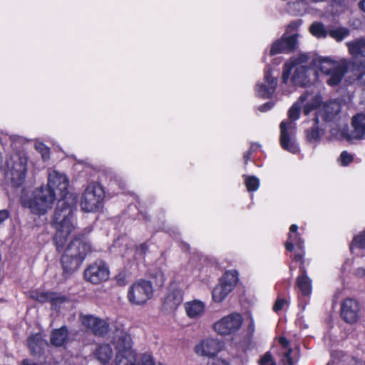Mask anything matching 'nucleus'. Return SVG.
<instances>
[{"instance_id": "14", "label": "nucleus", "mask_w": 365, "mask_h": 365, "mask_svg": "<svg viewBox=\"0 0 365 365\" xmlns=\"http://www.w3.org/2000/svg\"><path fill=\"white\" fill-rule=\"evenodd\" d=\"M297 44V35L293 34L287 36L283 34L282 37L274 41L269 50V56H273L277 54H288L295 51Z\"/></svg>"}, {"instance_id": "51", "label": "nucleus", "mask_w": 365, "mask_h": 365, "mask_svg": "<svg viewBox=\"0 0 365 365\" xmlns=\"http://www.w3.org/2000/svg\"><path fill=\"white\" fill-rule=\"evenodd\" d=\"M211 365H230V362L221 358L214 359Z\"/></svg>"}, {"instance_id": "49", "label": "nucleus", "mask_w": 365, "mask_h": 365, "mask_svg": "<svg viewBox=\"0 0 365 365\" xmlns=\"http://www.w3.org/2000/svg\"><path fill=\"white\" fill-rule=\"evenodd\" d=\"M316 108V106L313 103H307L303 109V112L304 115H308L311 111L314 110Z\"/></svg>"}, {"instance_id": "1", "label": "nucleus", "mask_w": 365, "mask_h": 365, "mask_svg": "<svg viewBox=\"0 0 365 365\" xmlns=\"http://www.w3.org/2000/svg\"><path fill=\"white\" fill-rule=\"evenodd\" d=\"M68 186L69 180L66 175L53 171L48 175L47 186L36 188L32 197L24 202V206L35 215H44L51 207L56 195L60 197L69 196Z\"/></svg>"}, {"instance_id": "4", "label": "nucleus", "mask_w": 365, "mask_h": 365, "mask_svg": "<svg viewBox=\"0 0 365 365\" xmlns=\"http://www.w3.org/2000/svg\"><path fill=\"white\" fill-rule=\"evenodd\" d=\"M91 252V245L83 235L76 236L68 245L61 257L62 276L69 278L81 266L87 255Z\"/></svg>"}, {"instance_id": "25", "label": "nucleus", "mask_w": 365, "mask_h": 365, "mask_svg": "<svg viewBox=\"0 0 365 365\" xmlns=\"http://www.w3.org/2000/svg\"><path fill=\"white\" fill-rule=\"evenodd\" d=\"M314 125L305 130V137L309 143H318L324 135V130L319 128V120L317 117L313 118Z\"/></svg>"}, {"instance_id": "42", "label": "nucleus", "mask_w": 365, "mask_h": 365, "mask_svg": "<svg viewBox=\"0 0 365 365\" xmlns=\"http://www.w3.org/2000/svg\"><path fill=\"white\" fill-rule=\"evenodd\" d=\"M289 305V301L286 298L278 297L273 305L272 309L274 312L279 313L284 306Z\"/></svg>"}, {"instance_id": "47", "label": "nucleus", "mask_w": 365, "mask_h": 365, "mask_svg": "<svg viewBox=\"0 0 365 365\" xmlns=\"http://www.w3.org/2000/svg\"><path fill=\"white\" fill-rule=\"evenodd\" d=\"M302 20L297 19L292 21L287 26V32H292L297 31L299 27L302 25Z\"/></svg>"}, {"instance_id": "19", "label": "nucleus", "mask_w": 365, "mask_h": 365, "mask_svg": "<svg viewBox=\"0 0 365 365\" xmlns=\"http://www.w3.org/2000/svg\"><path fill=\"white\" fill-rule=\"evenodd\" d=\"M349 68L351 69V66L346 60L341 61L328 74L329 78L327 80V83L332 87L338 86Z\"/></svg>"}, {"instance_id": "8", "label": "nucleus", "mask_w": 365, "mask_h": 365, "mask_svg": "<svg viewBox=\"0 0 365 365\" xmlns=\"http://www.w3.org/2000/svg\"><path fill=\"white\" fill-rule=\"evenodd\" d=\"M109 277V267L104 260L101 259H97L88 264L83 272V279L95 285L106 282Z\"/></svg>"}, {"instance_id": "54", "label": "nucleus", "mask_w": 365, "mask_h": 365, "mask_svg": "<svg viewBox=\"0 0 365 365\" xmlns=\"http://www.w3.org/2000/svg\"><path fill=\"white\" fill-rule=\"evenodd\" d=\"M261 145L257 143H251L249 150L253 154Z\"/></svg>"}, {"instance_id": "46", "label": "nucleus", "mask_w": 365, "mask_h": 365, "mask_svg": "<svg viewBox=\"0 0 365 365\" xmlns=\"http://www.w3.org/2000/svg\"><path fill=\"white\" fill-rule=\"evenodd\" d=\"M140 365H155V363L151 354L145 353L140 357Z\"/></svg>"}, {"instance_id": "13", "label": "nucleus", "mask_w": 365, "mask_h": 365, "mask_svg": "<svg viewBox=\"0 0 365 365\" xmlns=\"http://www.w3.org/2000/svg\"><path fill=\"white\" fill-rule=\"evenodd\" d=\"M361 307L359 302L352 298L344 299L340 307V317L347 324H353L360 318Z\"/></svg>"}, {"instance_id": "52", "label": "nucleus", "mask_w": 365, "mask_h": 365, "mask_svg": "<svg viewBox=\"0 0 365 365\" xmlns=\"http://www.w3.org/2000/svg\"><path fill=\"white\" fill-rule=\"evenodd\" d=\"M9 217V212L7 210H0V224L8 219Z\"/></svg>"}, {"instance_id": "21", "label": "nucleus", "mask_w": 365, "mask_h": 365, "mask_svg": "<svg viewBox=\"0 0 365 365\" xmlns=\"http://www.w3.org/2000/svg\"><path fill=\"white\" fill-rule=\"evenodd\" d=\"M114 344L117 352L135 353L132 349L133 342L131 336L126 332H120V334L115 338Z\"/></svg>"}, {"instance_id": "10", "label": "nucleus", "mask_w": 365, "mask_h": 365, "mask_svg": "<svg viewBox=\"0 0 365 365\" xmlns=\"http://www.w3.org/2000/svg\"><path fill=\"white\" fill-rule=\"evenodd\" d=\"M279 143L282 148L293 154H297L300 149L295 140V128L289 120H283L280 123Z\"/></svg>"}, {"instance_id": "27", "label": "nucleus", "mask_w": 365, "mask_h": 365, "mask_svg": "<svg viewBox=\"0 0 365 365\" xmlns=\"http://www.w3.org/2000/svg\"><path fill=\"white\" fill-rule=\"evenodd\" d=\"M353 127V137L357 139H362L365 135V113H357L351 120Z\"/></svg>"}, {"instance_id": "43", "label": "nucleus", "mask_w": 365, "mask_h": 365, "mask_svg": "<svg viewBox=\"0 0 365 365\" xmlns=\"http://www.w3.org/2000/svg\"><path fill=\"white\" fill-rule=\"evenodd\" d=\"M259 364V365H277L270 351L265 352V354L261 356Z\"/></svg>"}, {"instance_id": "41", "label": "nucleus", "mask_w": 365, "mask_h": 365, "mask_svg": "<svg viewBox=\"0 0 365 365\" xmlns=\"http://www.w3.org/2000/svg\"><path fill=\"white\" fill-rule=\"evenodd\" d=\"M35 148L41 155L43 161L48 160L50 158V148L44 143H36Z\"/></svg>"}, {"instance_id": "32", "label": "nucleus", "mask_w": 365, "mask_h": 365, "mask_svg": "<svg viewBox=\"0 0 365 365\" xmlns=\"http://www.w3.org/2000/svg\"><path fill=\"white\" fill-rule=\"evenodd\" d=\"M136 353L116 352L115 365H135Z\"/></svg>"}, {"instance_id": "24", "label": "nucleus", "mask_w": 365, "mask_h": 365, "mask_svg": "<svg viewBox=\"0 0 365 365\" xmlns=\"http://www.w3.org/2000/svg\"><path fill=\"white\" fill-rule=\"evenodd\" d=\"M309 56L307 54L299 55L295 60L291 62H286L283 66L282 70V82L284 84L288 83L290 75L294 67L300 66V64L307 62Z\"/></svg>"}, {"instance_id": "18", "label": "nucleus", "mask_w": 365, "mask_h": 365, "mask_svg": "<svg viewBox=\"0 0 365 365\" xmlns=\"http://www.w3.org/2000/svg\"><path fill=\"white\" fill-rule=\"evenodd\" d=\"M82 324L90 329L95 336H103L108 331V324L93 315H83L81 317Z\"/></svg>"}, {"instance_id": "15", "label": "nucleus", "mask_w": 365, "mask_h": 365, "mask_svg": "<svg viewBox=\"0 0 365 365\" xmlns=\"http://www.w3.org/2000/svg\"><path fill=\"white\" fill-rule=\"evenodd\" d=\"M6 164L10 170L12 181L18 186L22 185L26 175V159L15 155L11 157Z\"/></svg>"}, {"instance_id": "33", "label": "nucleus", "mask_w": 365, "mask_h": 365, "mask_svg": "<svg viewBox=\"0 0 365 365\" xmlns=\"http://www.w3.org/2000/svg\"><path fill=\"white\" fill-rule=\"evenodd\" d=\"M349 249L351 253H354L355 250H365V230L354 236Z\"/></svg>"}, {"instance_id": "17", "label": "nucleus", "mask_w": 365, "mask_h": 365, "mask_svg": "<svg viewBox=\"0 0 365 365\" xmlns=\"http://www.w3.org/2000/svg\"><path fill=\"white\" fill-rule=\"evenodd\" d=\"M264 83L257 84L256 92L259 98H270L276 91L277 78L272 76V71L269 68L264 70Z\"/></svg>"}, {"instance_id": "48", "label": "nucleus", "mask_w": 365, "mask_h": 365, "mask_svg": "<svg viewBox=\"0 0 365 365\" xmlns=\"http://www.w3.org/2000/svg\"><path fill=\"white\" fill-rule=\"evenodd\" d=\"M356 76L359 83L365 88V68L360 71L352 72Z\"/></svg>"}, {"instance_id": "20", "label": "nucleus", "mask_w": 365, "mask_h": 365, "mask_svg": "<svg viewBox=\"0 0 365 365\" xmlns=\"http://www.w3.org/2000/svg\"><path fill=\"white\" fill-rule=\"evenodd\" d=\"M69 339V331L66 326H62L58 329L52 330L50 335V342L56 347L65 345Z\"/></svg>"}, {"instance_id": "2", "label": "nucleus", "mask_w": 365, "mask_h": 365, "mask_svg": "<svg viewBox=\"0 0 365 365\" xmlns=\"http://www.w3.org/2000/svg\"><path fill=\"white\" fill-rule=\"evenodd\" d=\"M298 230L299 227L295 224L289 227L284 247L287 254L290 253L289 257L292 261L299 263V274L297 277L296 284L302 296L308 297L312 294V279L308 277L306 269L304 240Z\"/></svg>"}, {"instance_id": "38", "label": "nucleus", "mask_w": 365, "mask_h": 365, "mask_svg": "<svg viewBox=\"0 0 365 365\" xmlns=\"http://www.w3.org/2000/svg\"><path fill=\"white\" fill-rule=\"evenodd\" d=\"M329 35L337 41H341L349 35V30L345 27L330 29Z\"/></svg>"}, {"instance_id": "45", "label": "nucleus", "mask_w": 365, "mask_h": 365, "mask_svg": "<svg viewBox=\"0 0 365 365\" xmlns=\"http://www.w3.org/2000/svg\"><path fill=\"white\" fill-rule=\"evenodd\" d=\"M300 115V108L297 106H292L288 110V117L292 120H297Z\"/></svg>"}, {"instance_id": "34", "label": "nucleus", "mask_w": 365, "mask_h": 365, "mask_svg": "<svg viewBox=\"0 0 365 365\" xmlns=\"http://www.w3.org/2000/svg\"><path fill=\"white\" fill-rule=\"evenodd\" d=\"M339 361L337 365H362V361L343 351L337 352Z\"/></svg>"}, {"instance_id": "29", "label": "nucleus", "mask_w": 365, "mask_h": 365, "mask_svg": "<svg viewBox=\"0 0 365 365\" xmlns=\"http://www.w3.org/2000/svg\"><path fill=\"white\" fill-rule=\"evenodd\" d=\"M336 62L331 61L330 58L324 57H319L313 59L312 65L316 66L320 71L326 75H328L333 67L336 65Z\"/></svg>"}, {"instance_id": "5", "label": "nucleus", "mask_w": 365, "mask_h": 365, "mask_svg": "<svg viewBox=\"0 0 365 365\" xmlns=\"http://www.w3.org/2000/svg\"><path fill=\"white\" fill-rule=\"evenodd\" d=\"M153 296L152 282L145 279L135 281L128 288L127 299L131 305L143 306Z\"/></svg>"}, {"instance_id": "53", "label": "nucleus", "mask_w": 365, "mask_h": 365, "mask_svg": "<svg viewBox=\"0 0 365 365\" xmlns=\"http://www.w3.org/2000/svg\"><path fill=\"white\" fill-rule=\"evenodd\" d=\"M252 155V153L249 150L244 153L243 159L245 165H247L248 162L251 160Z\"/></svg>"}, {"instance_id": "3", "label": "nucleus", "mask_w": 365, "mask_h": 365, "mask_svg": "<svg viewBox=\"0 0 365 365\" xmlns=\"http://www.w3.org/2000/svg\"><path fill=\"white\" fill-rule=\"evenodd\" d=\"M76 203V197H73L72 195L61 197L57 202L53 214V224L56 230L53 236V242L58 252L63 250L68 237L74 229L72 220Z\"/></svg>"}, {"instance_id": "44", "label": "nucleus", "mask_w": 365, "mask_h": 365, "mask_svg": "<svg viewBox=\"0 0 365 365\" xmlns=\"http://www.w3.org/2000/svg\"><path fill=\"white\" fill-rule=\"evenodd\" d=\"M339 160L341 165L347 166L354 161V157L347 151L344 150L340 154Z\"/></svg>"}, {"instance_id": "60", "label": "nucleus", "mask_w": 365, "mask_h": 365, "mask_svg": "<svg viewBox=\"0 0 365 365\" xmlns=\"http://www.w3.org/2000/svg\"><path fill=\"white\" fill-rule=\"evenodd\" d=\"M200 365H209V363H207L206 364H200Z\"/></svg>"}, {"instance_id": "35", "label": "nucleus", "mask_w": 365, "mask_h": 365, "mask_svg": "<svg viewBox=\"0 0 365 365\" xmlns=\"http://www.w3.org/2000/svg\"><path fill=\"white\" fill-rule=\"evenodd\" d=\"M68 302V298L66 295H63L61 293L56 292H51V296L49 297V303L51 304V308L54 310L60 308V306Z\"/></svg>"}, {"instance_id": "59", "label": "nucleus", "mask_w": 365, "mask_h": 365, "mask_svg": "<svg viewBox=\"0 0 365 365\" xmlns=\"http://www.w3.org/2000/svg\"><path fill=\"white\" fill-rule=\"evenodd\" d=\"M158 365H164V364H162V363H160V362H159V363L158 364Z\"/></svg>"}, {"instance_id": "58", "label": "nucleus", "mask_w": 365, "mask_h": 365, "mask_svg": "<svg viewBox=\"0 0 365 365\" xmlns=\"http://www.w3.org/2000/svg\"><path fill=\"white\" fill-rule=\"evenodd\" d=\"M293 269H294V268L292 267V265H290V266H289V270H290V272H292V271L293 270Z\"/></svg>"}, {"instance_id": "11", "label": "nucleus", "mask_w": 365, "mask_h": 365, "mask_svg": "<svg viewBox=\"0 0 365 365\" xmlns=\"http://www.w3.org/2000/svg\"><path fill=\"white\" fill-rule=\"evenodd\" d=\"M243 322L240 314L232 313L224 317L213 324L214 330L221 335H230L237 332Z\"/></svg>"}, {"instance_id": "30", "label": "nucleus", "mask_w": 365, "mask_h": 365, "mask_svg": "<svg viewBox=\"0 0 365 365\" xmlns=\"http://www.w3.org/2000/svg\"><path fill=\"white\" fill-rule=\"evenodd\" d=\"M278 341L283 348H287V350L283 354L281 362L283 364V365H294L297 361H294L292 356L293 350L292 348L289 347V340L285 336H280Z\"/></svg>"}, {"instance_id": "31", "label": "nucleus", "mask_w": 365, "mask_h": 365, "mask_svg": "<svg viewBox=\"0 0 365 365\" xmlns=\"http://www.w3.org/2000/svg\"><path fill=\"white\" fill-rule=\"evenodd\" d=\"M205 310V305L202 302L193 301L185 304V311L190 318H196L201 315Z\"/></svg>"}, {"instance_id": "22", "label": "nucleus", "mask_w": 365, "mask_h": 365, "mask_svg": "<svg viewBox=\"0 0 365 365\" xmlns=\"http://www.w3.org/2000/svg\"><path fill=\"white\" fill-rule=\"evenodd\" d=\"M27 344L32 356H40L43 354L44 341L41 333L31 334L27 339Z\"/></svg>"}, {"instance_id": "56", "label": "nucleus", "mask_w": 365, "mask_h": 365, "mask_svg": "<svg viewBox=\"0 0 365 365\" xmlns=\"http://www.w3.org/2000/svg\"><path fill=\"white\" fill-rule=\"evenodd\" d=\"M359 8L365 12V0H361L359 3Z\"/></svg>"}, {"instance_id": "36", "label": "nucleus", "mask_w": 365, "mask_h": 365, "mask_svg": "<svg viewBox=\"0 0 365 365\" xmlns=\"http://www.w3.org/2000/svg\"><path fill=\"white\" fill-rule=\"evenodd\" d=\"M310 33L317 38H325L329 33L327 32L324 25L322 22H314L310 28Z\"/></svg>"}, {"instance_id": "50", "label": "nucleus", "mask_w": 365, "mask_h": 365, "mask_svg": "<svg viewBox=\"0 0 365 365\" xmlns=\"http://www.w3.org/2000/svg\"><path fill=\"white\" fill-rule=\"evenodd\" d=\"M274 104L272 102H267L264 104L261 105L259 108V110L261 112H266L270 110L273 107Z\"/></svg>"}, {"instance_id": "26", "label": "nucleus", "mask_w": 365, "mask_h": 365, "mask_svg": "<svg viewBox=\"0 0 365 365\" xmlns=\"http://www.w3.org/2000/svg\"><path fill=\"white\" fill-rule=\"evenodd\" d=\"M294 73L291 78L293 84L299 86H304L309 82L308 71L309 68L306 66H298L294 67Z\"/></svg>"}, {"instance_id": "23", "label": "nucleus", "mask_w": 365, "mask_h": 365, "mask_svg": "<svg viewBox=\"0 0 365 365\" xmlns=\"http://www.w3.org/2000/svg\"><path fill=\"white\" fill-rule=\"evenodd\" d=\"M339 112V108L336 109L333 104L326 103L315 112L314 117H317L319 120L321 118L325 123L331 122L338 115Z\"/></svg>"}, {"instance_id": "57", "label": "nucleus", "mask_w": 365, "mask_h": 365, "mask_svg": "<svg viewBox=\"0 0 365 365\" xmlns=\"http://www.w3.org/2000/svg\"><path fill=\"white\" fill-rule=\"evenodd\" d=\"M299 4H300V3H299V2H298V1L294 2V3H292V4H291L290 2H289V3H288V6H289V8H290L292 6H299Z\"/></svg>"}, {"instance_id": "37", "label": "nucleus", "mask_w": 365, "mask_h": 365, "mask_svg": "<svg viewBox=\"0 0 365 365\" xmlns=\"http://www.w3.org/2000/svg\"><path fill=\"white\" fill-rule=\"evenodd\" d=\"M243 178L247 191L255 192L258 190L260 182L256 176L243 175Z\"/></svg>"}, {"instance_id": "40", "label": "nucleus", "mask_w": 365, "mask_h": 365, "mask_svg": "<svg viewBox=\"0 0 365 365\" xmlns=\"http://www.w3.org/2000/svg\"><path fill=\"white\" fill-rule=\"evenodd\" d=\"M51 291L47 292H39L35 291L31 295V297L41 304H44L49 302V297L51 296Z\"/></svg>"}, {"instance_id": "55", "label": "nucleus", "mask_w": 365, "mask_h": 365, "mask_svg": "<svg viewBox=\"0 0 365 365\" xmlns=\"http://www.w3.org/2000/svg\"><path fill=\"white\" fill-rule=\"evenodd\" d=\"M355 274L358 277H364L365 276V269L359 267L356 269Z\"/></svg>"}, {"instance_id": "9", "label": "nucleus", "mask_w": 365, "mask_h": 365, "mask_svg": "<svg viewBox=\"0 0 365 365\" xmlns=\"http://www.w3.org/2000/svg\"><path fill=\"white\" fill-rule=\"evenodd\" d=\"M351 55L349 63L351 71H360L365 68V38H360L346 43Z\"/></svg>"}, {"instance_id": "7", "label": "nucleus", "mask_w": 365, "mask_h": 365, "mask_svg": "<svg viewBox=\"0 0 365 365\" xmlns=\"http://www.w3.org/2000/svg\"><path fill=\"white\" fill-rule=\"evenodd\" d=\"M238 280V272L236 270L226 271L212 290L213 301L217 303L222 302L235 287Z\"/></svg>"}, {"instance_id": "39", "label": "nucleus", "mask_w": 365, "mask_h": 365, "mask_svg": "<svg viewBox=\"0 0 365 365\" xmlns=\"http://www.w3.org/2000/svg\"><path fill=\"white\" fill-rule=\"evenodd\" d=\"M148 251L149 245L147 242H144L135 247V256L136 258L145 259Z\"/></svg>"}, {"instance_id": "28", "label": "nucleus", "mask_w": 365, "mask_h": 365, "mask_svg": "<svg viewBox=\"0 0 365 365\" xmlns=\"http://www.w3.org/2000/svg\"><path fill=\"white\" fill-rule=\"evenodd\" d=\"M95 358L103 365H106L113 356V349L110 344H99L93 352Z\"/></svg>"}, {"instance_id": "16", "label": "nucleus", "mask_w": 365, "mask_h": 365, "mask_svg": "<svg viewBox=\"0 0 365 365\" xmlns=\"http://www.w3.org/2000/svg\"><path fill=\"white\" fill-rule=\"evenodd\" d=\"M223 344L212 338L201 340L194 346L195 353L200 356L213 358L222 349Z\"/></svg>"}, {"instance_id": "6", "label": "nucleus", "mask_w": 365, "mask_h": 365, "mask_svg": "<svg viewBox=\"0 0 365 365\" xmlns=\"http://www.w3.org/2000/svg\"><path fill=\"white\" fill-rule=\"evenodd\" d=\"M104 198V190L98 183H91L83 192L81 200V209L86 212L96 211Z\"/></svg>"}, {"instance_id": "12", "label": "nucleus", "mask_w": 365, "mask_h": 365, "mask_svg": "<svg viewBox=\"0 0 365 365\" xmlns=\"http://www.w3.org/2000/svg\"><path fill=\"white\" fill-rule=\"evenodd\" d=\"M183 294L182 289L176 283H170L163 299L162 309L167 312H175L182 303Z\"/></svg>"}]
</instances>
